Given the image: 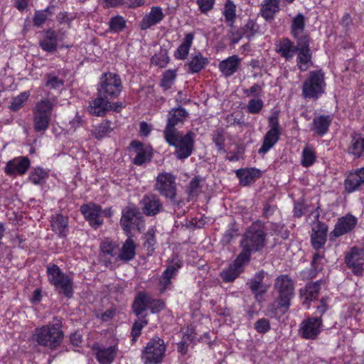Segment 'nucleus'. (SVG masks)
<instances>
[{
    "label": "nucleus",
    "mask_w": 364,
    "mask_h": 364,
    "mask_svg": "<svg viewBox=\"0 0 364 364\" xmlns=\"http://www.w3.org/2000/svg\"><path fill=\"white\" fill-rule=\"evenodd\" d=\"M274 289L277 292V297L272 306L275 313L279 311L286 313L290 306V300L294 291V282L287 275H281L275 279Z\"/></svg>",
    "instance_id": "f257e3e1"
},
{
    "label": "nucleus",
    "mask_w": 364,
    "mask_h": 364,
    "mask_svg": "<svg viewBox=\"0 0 364 364\" xmlns=\"http://www.w3.org/2000/svg\"><path fill=\"white\" fill-rule=\"evenodd\" d=\"M63 338V333L59 323L47 324L36 328L32 334L31 340L38 346L51 349L60 345Z\"/></svg>",
    "instance_id": "f03ea898"
},
{
    "label": "nucleus",
    "mask_w": 364,
    "mask_h": 364,
    "mask_svg": "<svg viewBox=\"0 0 364 364\" xmlns=\"http://www.w3.org/2000/svg\"><path fill=\"white\" fill-rule=\"evenodd\" d=\"M55 105V100H41L33 109V124L36 132L44 133L50 123L52 114Z\"/></svg>",
    "instance_id": "7ed1b4c3"
},
{
    "label": "nucleus",
    "mask_w": 364,
    "mask_h": 364,
    "mask_svg": "<svg viewBox=\"0 0 364 364\" xmlns=\"http://www.w3.org/2000/svg\"><path fill=\"white\" fill-rule=\"evenodd\" d=\"M166 142L176 148L175 154L179 159L188 158L192 153L193 146V134L188 132L183 135L181 132L171 133L169 136L164 134Z\"/></svg>",
    "instance_id": "20e7f679"
},
{
    "label": "nucleus",
    "mask_w": 364,
    "mask_h": 364,
    "mask_svg": "<svg viewBox=\"0 0 364 364\" xmlns=\"http://www.w3.org/2000/svg\"><path fill=\"white\" fill-rule=\"evenodd\" d=\"M326 82L324 73L321 70L311 71L302 85V95L305 98L317 99L324 92Z\"/></svg>",
    "instance_id": "39448f33"
},
{
    "label": "nucleus",
    "mask_w": 364,
    "mask_h": 364,
    "mask_svg": "<svg viewBox=\"0 0 364 364\" xmlns=\"http://www.w3.org/2000/svg\"><path fill=\"white\" fill-rule=\"evenodd\" d=\"M47 274L48 281L60 294H63L68 298L73 296L72 279L68 275L64 274L56 264L48 267Z\"/></svg>",
    "instance_id": "423d86ee"
},
{
    "label": "nucleus",
    "mask_w": 364,
    "mask_h": 364,
    "mask_svg": "<svg viewBox=\"0 0 364 364\" xmlns=\"http://www.w3.org/2000/svg\"><path fill=\"white\" fill-rule=\"evenodd\" d=\"M266 243V233L264 230L258 225H252L244 234L240 245L242 248L255 252L262 250Z\"/></svg>",
    "instance_id": "0eeeda50"
},
{
    "label": "nucleus",
    "mask_w": 364,
    "mask_h": 364,
    "mask_svg": "<svg viewBox=\"0 0 364 364\" xmlns=\"http://www.w3.org/2000/svg\"><path fill=\"white\" fill-rule=\"evenodd\" d=\"M122 87V81L118 75L112 73H105L98 84L97 94L112 100L119 95Z\"/></svg>",
    "instance_id": "6e6552de"
},
{
    "label": "nucleus",
    "mask_w": 364,
    "mask_h": 364,
    "mask_svg": "<svg viewBox=\"0 0 364 364\" xmlns=\"http://www.w3.org/2000/svg\"><path fill=\"white\" fill-rule=\"evenodd\" d=\"M166 345L159 337L150 340L142 353V360L144 364H158L165 355Z\"/></svg>",
    "instance_id": "1a4fd4ad"
},
{
    "label": "nucleus",
    "mask_w": 364,
    "mask_h": 364,
    "mask_svg": "<svg viewBox=\"0 0 364 364\" xmlns=\"http://www.w3.org/2000/svg\"><path fill=\"white\" fill-rule=\"evenodd\" d=\"M269 130L265 134L263 138L262 146L258 150L259 154H265L278 141L281 131L277 113L272 114L268 120Z\"/></svg>",
    "instance_id": "9d476101"
},
{
    "label": "nucleus",
    "mask_w": 364,
    "mask_h": 364,
    "mask_svg": "<svg viewBox=\"0 0 364 364\" xmlns=\"http://www.w3.org/2000/svg\"><path fill=\"white\" fill-rule=\"evenodd\" d=\"M154 188L162 196L173 201L176 195L175 177L167 172L161 173L156 179Z\"/></svg>",
    "instance_id": "9b49d317"
},
{
    "label": "nucleus",
    "mask_w": 364,
    "mask_h": 364,
    "mask_svg": "<svg viewBox=\"0 0 364 364\" xmlns=\"http://www.w3.org/2000/svg\"><path fill=\"white\" fill-rule=\"evenodd\" d=\"M141 218V213L135 206H127L122 210V216L120 225L126 233L130 234L132 230L139 228V220Z\"/></svg>",
    "instance_id": "f8f14e48"
},
{
    "label": "nucleus",
    "mask_w": 364,
    "mask_h": 364,
    "mask_svg": "<svg viewBox=\"0 0 364 364\" xmlns=\"http://www.w3.org/2000/svg\"><path fill=\"white\" fill-rule=\"evenodd\" d=\"M346 263L348 268L356 275H361L364 272V249L352 247L346 255Z\"/></svg>",
    "instance_id": "ddd939ff"
},
{
    "label": "nucleus",
    "mask_w": 364,
    "mask_h": 364,
    "mask_svg": "<svg viewBox=\"0 0 364 364\" xmlns=\"http://www.w3.org/2000/svg\"><path fill=\"white\" fill-rule=\"evenodd\" d=\"M80 210L92 228L96 229L102 225V209L100 205L90 203L82 205Z\"/></svg>",
    "instance_id": "4468645a"
},
{
    "label": "nucleus",
    "mask_w": 364,
    "mask_h": 364,
    "mask_svg": "<svg viewBox=\"0 0 364 364\" xmlns=\"http://www.w3.org/2000/svg\"><path fill=\"white\" fill-rule=\"evenodd\" d=\"M188 115L187 111L182 107L171 109L168 113L167 124L164 134H167L169 136L171 133L178 132L175 126L179 123H183Z\"/></svg>",
    "instance_id": "2eb2a0df"
},
{
    "label": "nucleus",
    "mask_w": 364,
    "mask_h": 364,
    "mask_svg": "<svg viewBox=\"0 0 364 364\" xmlns=\"http://www.w3.org/2000/svg\"><path fill=\"white\" fill-rule=\"evenodd\" d=\"M321 326V318H309L301 323L299 333L306 339H314L320 333Z\"/></svg>",
    "instance_id": "dca6fc26"
},
{
    "label": "nucleus",
    "mask_w": 364,
    "mask_h": 364,
    "mask_svg": "<svg viewBox=\"0 0 364 364\" xmlns=\"http://www.w3.org/2000/svg\"><path fill=\"white\" fill-rule=\"evenodd\" d=\"M141 204L144 213L148 216L155 215L163 210L161 200L154 194L145 195L141 200Z\"/></svg>",
    "instance_id": "f3484780"
},
{
    "label": "nucleus",
    "mask_w": 364,
    "mask_h": 364,
    "mask_svg": "<svg viewBox=\"0 0 364 364\" xmlns=\"http://www.w3.org/2000/svg\"><path fill=\"white\" fill-rule=\"evenodd\" d=\"M311 230V240L312 246L314 249L319 250L323 247L326 242L328 227L325 223L318 221L313 224Z\"/></svg>",
    "instance_id": "a211bd4d"
},
{
    "label": "nucleus",
    "mask_w": 364,
    "mask_h": 364,
    "mask_svg": "<svg viewBox=\"0 0 364 364\" xmlns=\"http://www.w3.org/2000/svg\"><path fill=\"white\" fill-rule=\"evenodd\" d=\"M181 267L180 260L171 261L166 269L162 273L159 280V289L161 292H164L169 288L171 284V279L175 277Z\"/></svg>",
    "instance_id": "6ab92c4d"
},
{
    "label": "nucleus",
    "mask_w": 364,
    "mask_h": 364,
    "mask_svg": "<svg viewBox=\"0 0 364 364\" xmlns=\"http://www.w3.org/2000/svg\"><path fill=\"white\" fill-rule=\"evenodd\" d=\"M364 186V166L350 172L344 181L345 190L353 193Z\"/></svg>",
    "instance_id": "aec40b11"
},
{
    "label": "nucleus",
    "mask_w": 364,
    "mask_h": 364,
    "mask_svg": "<svg viewBox=\"0 0 364 364\" xmlns=\"http://www.w3.org/2000/svg\"><path fill=\"white\" fill-rule=\"evenodd\" d=\"M100 259L108 267L112 264L110 259L116 257L118 255V245L109 240H105L100 244Z\"/></svg>",
    "instance_id": "412c9836"
},
{
    "label": "nucleus",
    "mask_w": 364,
    "mask_h": 364,
    "mask_svg": "<svg viewBox=\"0 0 364 364\" xmlns=\"http://www.w3.org/2000/svg\"><path fill=\"white\" fill-rule=\"evenodd\" d=\"M30 166V161L27 157H16L9 161L5 168L8 175L18 173L24 174Z\"/></svg>",
    "instance_id": "4be33fe9"
},
{
    "label": "nucleus",
    "mask_w": 364,
    "mask_h": 364,
    "mask_svg": "<svg viewBox=\"0 0 364 364\" xmlns=\"http://www.w3.org/2000/svg\"><path fill=\"white\" fill-rule=\"evenodd\" d=\"M109 100L104 96L98 95L97 97L90 102L88 107L90 113L98 117L105 116L111 107V102Z\"/></svg>",
    "instance_id": "5701e85b"
},
{
    "label": "nucleus",
    "mask_w": 364,
    "mask_h": 364,
    "mask_svg": "<svg viewBox=\"0 0 364 364\" xmlns=\"http://www.w3.org/2000/svg\"><path fill=\"white\" fill-rule=\"evenodd\" d=\"M357 223V219L352 215H347L338 219L332 234L339 237L351 231Z\"/></svg>",
    "instance_id": "b1692460"
},
{
    "label": "nucleus",
    "mask_w": 364,
    "mask_h": 364,
    "mask_svg": "<svg viewBox=\"0 0 364 364\" xmlns=\"http://www.w3.org/2000/svg\"><path fill=\"white\" fill-rule=\"evenodd\" d=\"M136 242L131 237H129L119 250L116 261L120 260L124 262H128L132 260L136 255Z\"/></svg>",
    "instance_id": "393cba45"
},
{
    "label": "nucleus",
    "mask_w": 364,
    "mask_h": 364,
    "mask_svg": "<svg viewBox=\"0 0 364 364\" xmlns=\"http://www.w3.org/2000/svg\"><path fill=\"white\" fill-rule=\"evenodd\" d=\"M93 349L95 350V355L100 364H111L117 353V349L115 346H109L107 348L94 346Z\"/></svg>",
    "instance_id": "a878e982"
},
{
    "label": "nucleus",
    "mask_w": 364,
    "mask_h": 364,
    "mask_svg": "<svg viewBox=\"0 0 364 364\" xmlns=\"http://www.w3.org/2000/svg\"><path fill=\"white\" fill-rule=\"evenodd\" d=\"M164 17L162 9L159 6H154L151 9L150 12L142 18L140 27L142 30H146L161 22Z\"/></svg>",
    "instance_id": "bb28decb"
},
{
    "label": "nucleus",
    "mask_w": 364,
    "mask_h": 364,
    "mask_svg": "<svg viewBox=\"0 0 364 364\" xmlns=\"http://www.w3.org/2000/svg\"><path fill=\"white\" fill-rule=\"evenodd\" d=\"M58 41V33L55 31L49 29L45 31L43 38L40 41L39 45L43 50L48 53H53L57 49Z\"/></svg>",
    "instance_id": "cd10ccee"
},
{
    "label": "nucleus",
    "mask_w": 364,
    "mask_h": 364,
    "mask_svg": "<svg viewBox=\"0 0 364 364\" xmlns=\"http://www.w3.org/2000/svg\"><path fill=\"white\" fill-rule=\"evenodd\" d=\"M241 59L233 55L222 60L218 65L220 71L227 77L232 75L238 69Z\"/></svg>",
    "instance_id": "c85d7f7f"
},
{
    "label": "nucleus",
    "mask_w": 364,
    "mask_h": 364,
    "mask_svg": "<svg viewBox=\"0 0 364 364\" xmlns=\"http://www.w3.org/2000/svg\"><path fill=\"white\" fill-rule=\"evenodd\" d=\"M333 117L331 115H319L315 117L313 119L311 130L316 134L323 136L328 130V127L331 124Z\"/></svg>",
    "instance_id": "c756f323"
},
{
    "label": "nucleus",
    "mask_w": 364,
    "mask_h": 364,
    "mask_svg": "<svg viewBox=\"0 0 364 364\" xmlns=\"http://www.w3.org/2000/svg\"><path fill=\"white\" fill-rule=\"evenodd\" d=\"M131 146L135 149L136 156L134 159V164L138 166L150 161L151 157V149L144 147V145L137 141H133Z\"/></svg>",
    "instance_id": "7c9ffc66"
},
{
    "label": "nucleus",
    "mask_w": 364,
    "mask_h": 364,
    "mask_svg": "<svg viewBox=\"0 0 364 364\" xmlns=\"http://www.w3.org/2000/svg\"><path fill=\"white\" fill-rule=\"evenodd\" d=\"M52 230L60 236H66L68 232V219L61 214L53 215L50 220Z\"/></svg>",
    "instance_id": "2f4dec72"
},
{
    "label": "nucleus",
    "mask_w": 364,
    "mask_h": 364,
    "mask_svg": "<svg viewBox=\"0 0 364 364\" xmlns=\"http://www.w3.org/2000/svg\"><path fill=\"white\" fill-rule=\"evenodd\" d=\"M296 50V48L294 45V43L288 38L282 39L277 44V53L287 60H291L294 57Z\"/></svg>",
    "instance_id": "473e14b6"
},
{
    "label": "nucleus",
    "mask_w": 364,
    "mask_h": 364,
    "mask_svg": "<svg viewBox=\"0 0 364 364\" xmlns=\"http://www.w3.org/2000/svg\"><path fill=\"white\" fill-rule=\"evenodd\" d=\"M240 183L245 186L254 182L260 175V171L256 168L240 169L236 171Z\"/></svg>",
    "instance_id": "72a5a7b5"
},
{
    "label": "nucleus",
    "mask_w": 364,
    "mask_h": 364,
    "mask_svg": "<svg viewBox=\"0 0 364 364\" xmlns=\"http://www.w3.org/2000/svg\"><path fill=\"white\" fill-rule=\"evenodd\" d=\"M279 0H264L260 11L262 16L267 21L272 20L279 10Z\"/></svg>",
    "instance_id": "f704fd0d"
},
{
    "label": "nucleus",
    "mask_w": 364,
    "mask_h": 364,
    "mask_svg": "<svg viewBox=\"0 0 364 364\" xmlns=\"http://www.w3.org/2000/svg\"><path fill=\"white\" fill-rule=\"evenodd\" d=\"M149 295L145 292L141 291L136 296L134 304L133 310L137 316H143V313L149 309Z\"/></svg>",
    "instance_id": "c9c22d12"
},
{
    "label": "nucleus",
    "mask_w": 364,
    "mask_h": 364,
    "mask_svg": "<svg viewBox=\"0 0 364 364\" xmlns=\"http://www.w3.org/2000/svg\"><path fill=\"white\" fill-rule=\"evenodd\" d=\"M321 281H317L314 283L308 284L305 290L301 291V295L304 298V304L309 306V303L316 299L321 289Z\"/></svg>",
    "instance_id": "e433bc0d"
},
{
    "label": "nucleus",
    "mask_w": 364,
    "mask_h": 364,
    "mask_svg": "<svg viewBox=\"0 0 364 364\" xmlns=\"http://www.w3.org/2000/svg\"><path fill=\"white\" fill-rule=\"evenodd\" d=\"M194 35L191 33H186L184 36L183 42L175 51L174 56L179 60H185L189 53L191 46L193 43Z\"/></svg>",
    "instance_id": "4c0bfd02"
},
{
    "label": "nucleus",
    "mask_w": 364,
    "mask_h": 364,
    "mask_svg": "<svg viewBox=\"0 0 364 364\" xmlns=\"http://www.w3.org/2000/svg\"><path fill=\"white\" fill-rule=\"evenodd\" d=\"M296 51H298L297 66L301 71H306L311 65L310 49L297 50Z\"/></svg>",
    "instance_id": "58836bf2"
},
{
    "label": "nucleus",
    "mask_w": 364,
    "mask_h": 364,
    "mask_svg": "<svg viewBox=\"0 0 364 364\" xmlns=\"http://www.w3.org/2000/svg\"><path fill=\"white\" fill-rule=\"evenodd\" d=\"M208 63V59L202 55L200 53L191 57L188 63L189 71L192 73H198L205 68Z\"/></svg>",
    "instance_id": "ea45409f"
},
{
    "label": "nucleus",
    "mask_w": 364,
    "mask_h": 364,
    "mask_svg": "<svg viewBox=\"0 0 364 364\" xmlns=\"http://www.w3.org/2000/svg\"><path fill=\"white\" fill-rule=\"evenodd\" d=\"M316 159V152L314 148L309 144L306 145L302 151L301 164L304 167H309L313 165Z\"/></svg>",
    "instance_id": "a19ab883"
},
{
    "label": "nucleus",
    "mask_w": 364,
    "mask_h": 364,
    "mask_svg": "<svg viewBox=\"0 0 364 364\" xmlns=\"http://www.w3.org/2000/svg\"><path fill=\"white\" fill-rule=\"evenodd\" d=\"M348 152L355 158L364 157V137L353 139L348 147Z\"/></svg>",
    "instance_id": "79ce46f5"
},
{
    "label": "nucleus",
    "mask_w": 364,
    "mask_h": 364,
    "mask_svg": "<svg viewBox=\"0 0 364 364\" xmlns=\"http://www.w3.org/2000/svg\"><path fill=\"white\" fill-rule=\"evenodd\" d=\"M242 272V269L234 264H230L228 269L223 270L221 277L225 282H232Z\"/></svg>",
    "instance_id": "37998d69"
},
{
    "label": "nucleus",
    "mask_w": 364,
    "mask_h": 364,
    "mask_svg": "<svg viewBox=\"0 0 364 364\" xmlns=\"http://www.w3.org/2000/svg\"><path fill=\"white\" fill-rule=\"evenodd\" d=\"M112 131L111 127V122L105 121L97 127L92 132L93 136L97 139H101Z\"/></svg>",
    "instance_id": "c03bdc74"
},
{
    "label": "nucleus",
    "mask_w": 364,
    "mask_h": 364,
    "mask_svg": "<svg viewBox=\"0 0 364 364\" xmlns=\"http://www.w3.org/2000/svg\"><path fill=\"white\" fill-rule=\"evenodd\" d=\"M304 16L301 14H299L292 21L291 33L293 36H298L301 33L304 32Z\"/></svg>",
    "instance_id": "a18cd8bd"
},
{
    "label": "nucleus",
    "mask_w": 364,
    "mask_h": 364,
    "mask_svg": "<svg viewBox=\"0 0 364 364\" xmlns=\"http://www.w3.org/2000/svg\"><path fill=\"white\" fill-rule=\"evenodd\" d=\"M126 26V21L121 16L112 17L109 22V28L112 32L119 33Z\"/></svg>",
    "instance_id": "49530a36"
},
{
    "label": "nucleus",
    "mask_w": 364,
    "mask_h": 364,
    "mask_svg": "<svg viewBox=\"0 0 364 364\" xmlns=\"http://www.w3.org/2000/svg\"><path fill=\"white\" fill-rule=\"evenodd\" d=\"M48 177V173L42 168H38L30 173L29 180L36 185L40 184L43 180Z\"/></svg>",
    "instance_id": "de8ad7c7"
},
{
    "label": "nucleus",
    "mask_w": 364,
    "mask_h": 364,
    "mask_svg": "<svg viewBox=\"0 0 364 364\" xmlns=\"http://www.w3.org/2000/svg\"><path fill=\"white\" fill-rule=\"evenodd\" d=\"M242 249V252L237 257L233 264L242 270V267L249 262L252 252L245 248Z\"/></svg>",
    "instance_id": "09e8293b"
},
{
    "label": "nucleus",
    "mask_w": 364,
    "mask_h": 364,
    "mask_svg": "<svg viewBox=\"0 0 364 364\" xmlns=\"http://www.w3.org/2000/svg\"><path fill=\"white\" fill-rule=\"evenodd\" d=\"M263 106L264 102L262 100L259 98H253L249 101L247 105V111L250 114H258L262 109Z\"/></svg>",
    "instance_id": "8fccbe9b"
},
{
    "label": "nucleus",
    "mask_w": 364,
    "mask_h": 364,
    "mask_svg": "<svg viewBox=\"0 0 364 364\" xmlns=\"http://www.w3.org/2000/svg\"><path fill=\"white\" fill-rule=\"evenodd\" d=\"M213 141H214L218 151H224L225 132L223 129H219L214 132L213 134Z\"/></svg>",
    "instance_id": "3c124183"
},
{
    "label": "nucleus",
    "mask_w": 364,
    "mask_h": 364,
    "mask_svg": "<svg viewBox=\"0 0 364 364\" xmlns=\"http://www.w3.org/2000/svg\"><path fill=\"white\" fill-rule=\"evenodd\" d=\"M29 97V94L27 92H23L18 95L17 97L13 99L11 103V109L13 111L18 110L20 107L23 106L24 102H26Z\"/></svg>",
    "instance_id": "603ef678"
},
{
    "label": "nucleus",
    "mask_w": 364,
    "mask_h": 364,
    "mask_svg": "<svg viewBox=\"0 0 364 364\" xmlns=\"http://www.w3.org/2000/svg\"><path fill=\"white\" fill-rule=\"evenodd\" d=\"M262 279L263 274L262 273H258L255 275V279L251 280V282H250V288L253 293L258 294L264 291V290L262 289Z\"/></svg>",
    "instance_id": "864d4df0"
},
{
    "label": "nucleus",
    "mask_w": 364,
    "mask_h": 364,
    "mask_svg": "<svg viewBox=\"0 0 364 364\" xmlns=\"http://www.w3.org/2000/svg\"><path fill=\"white\" fill-rule=\"evenodd\" d=\"M294 37L296 40V50L310 49L309 36L304 33V32L301 33L298 36H294Z\"/></svg>",
    "instance_id": "5fc2aeb1"
},
{
    "label": "nucleus",
    "mask_w": 364,
    "mask_h": 364,
    "mask_svg": "<svg viewBox=\"0 0 364 364\" xmlns=\"http://www.w3.org/2000/svg\"><path fill=\"white\" fill-rule=\"evenodd\" d=\"M259 31V26L254 20H248L243 28L244 34L247 38L255 36Z\"/></svg>",
    "instance_id": "6e6d98bb"
},
{
    "label": "nucleus",
    "mask_w": 364,
    "mask_h": 364,
    "mask_svg": "<svg viewBox=\"0 0 364 364\" xmlns=\"http://www.w3.org/2000/svg\"><path fill=\"white\" fill-rule=\"evenodd\" d=\"M176 74L175 70H168L166 71L163 75L161 80V86L168 89L173 84Z\"/></svg>",
    "instance_id": "4d7b16f0"
},
{
    "label": "nucleus",
    "mask_w": 364,
    "mask_h": 364,
    "mask_svg": "<svg viewBox=\"0 0 364 364\" xmlns=\"http://www.w3.org/2000/svg\"><path fill=\"white\" fill-rule=\"evenodd\" d=\"M147 323L148 322L144 318L134 322L132 329V336L133 337L132 340L134 341H135L136 338L139 336L142 328L146 326Z\"/></svg>",
    "instance_id": "13d9d810"
},
{
    "label": "nucleus",
    "mask_w": 364,
    "mask_h": 364,
    "mask_svg": "<svg viewBox=\"0 0 364 364\" xmlns=\"http://www.w3.org/2000/svg\"><path fill=\"white\" fill-rule=\"evenodd\" d=\"M63 85V81L53 74L46 75V86L50 89H56Z\"/></svg>",
    "instance_id": "bf43d9fd"
},
{
    "label": "nucleus",
    "mask_w": 364,
    "mask_h": 364,
    "mask_svg": "<svg viewBox=\"0 0 364 364\" xmlns=\"http://www.w3.org/2000/svg\"><path fill=\"white\" fill-rule=\"evenodd\" d=\"M223 14L227 21H232L235 17V4L232 2L228 1L225 6Z\"/></svg>",
    "instance_id": "052dcab7"
},
{
    "label": "nucleus",
    "mask_w": 364,
    "mask_h": 364,
    "mask_svg": "<svg viewBox=\"0 0 364 364\" xmlns=\"http://www.w3.org/2000/svg\"><path fill=\"white\" fill-rule=\"evenodd\" d=\"M255 328L258 333H265L270 329L269 321L266 318H260L255 322Z\"/></svg>",
    "instance_id": "680f3d73"
},
{
    "label": "nucleus",
    "mask_w": 364,
    "mask_h": 364,
    "mask_svg": "<svg viewBox=\"0 0 364 364\" xmlns=\"http://www.w3.org/2000/svg\"><path fill=\"white\" fill-rule=\"evenodd\" d=\"M165 304L163 301L159 299H154L149 296V309H151L152 313L159 312L164 308Z\"/></svg>",
    "instance_id": "e2e57ef3"
},
{
    "label": "nucleus",
    "mask_w": 364,
    "mask_h": 364,
    "mask_svg": "<svg viewBox=\"0 0 364 364\" xmlns=\"http://www.w3.org/2000/svg\"><path fill=\"white\" fill-rule=\"evenodd\" d=\"M47 12V10L36 12L33 18L34 26H41L46 22L48 18Z\"/></svg>",
    "instance_id": "0e129e2a"
},
{
    "label": "nucleus",
    "mask_w": 364,
    "mask_h": 364,
    "mask_svg": "<svg viewBox=\"0 0 364 364\" xmlns=\"http://www.w3.org/2000/svg\"><path fill=\"white\" fill-rule=\"evenodd\" d=\"M262 91V86L259 84L253 85L250 89L245 91V94L247 97L260 96Z\"/></svg>",
    "instance_id": "69168bd1"
},
{
    "label": "nucleus",
    "mask_w": 364,
    "mask_h": 364,
    "mask_svg": "<svg viewBox=\"0 0 364 364\" xmlns=\"http://www.w3.org/2000/svg\"><path fill=\"white\" fill-rule=\"evenodd\" d=\"M215 0H198L197 3L202 12L210 10L214 4Z\"/></svg>",
    "instance_id": "338daca9"
},
{
    "label": "nucleus",
    "mask_w": 364,
    "mask_h": 364,
    "mask_svg": "<svg viewBox=\"0 0 364 364\" xmlns=\"http://www.w3.org/2000/svg\"><path fill=\"white\" fill-rule=\"evenodd\" d=\"M237 235V230L231 227L226 230L223 236V241L225 242H230V240Z\"/></svg>",
    "instance_id": "774afa93"
}]
</instances>
